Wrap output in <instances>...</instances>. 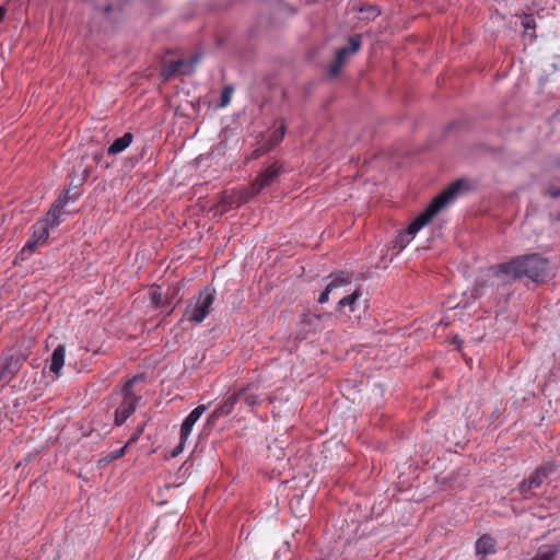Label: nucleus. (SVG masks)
<instances>
[{
	"instance_id": "0eeeda50",
	"label": "nucleus",
	"mask_w": 560,
	"mask_h": 560,
	"mask_svg": "<svg viewBox=\"0 0 560 560\" xmlns=\"http://www.w3.org/2000/svg\"><path fill=\"white\" fill-rule=\"evenodd\" d=\"M282 172L283 166L279 162H273L265 168L252 183L250 196H257L265 188L270 187Z\"/></svg>"
},
{
	"instance_id": "473e14b6",
	"label": "nucleus",
	"mask_w": 560,
	"mask_h": 560,
	"mask_svg": "<svg viewBox=\"0 0 560 560\" xmlns=\"http://www.w3.org/2000/svg\"><path fill=\"white\" fill-rule=\"evenodd\" d=\"M60 197H66V199H68V202L69 201H75L78 199V197H79V194L78 192L71 194L70 190H67Z\"/></svg>"
},
{
	"instance_id": "c756f323",
	"label": "nucleus",
	"mask_w": 560,
	"mask_h": 560,
	"mask_svg": "<svg viewBox=\"0 0 560 560\" xmlns=\"http://www.w3.org/2000/svg\"><path fill=\"white\" fill-rule=\"evenodd\" d=\"M522 26L525 28V32L528 30H534L536 27V22L532 15H526L522 20Z\"/></svg>"
},
{
	"instance_id": "4be33fe9",
	"label": "nucleus",
	"mask_w": 560,
	"mask_h": 560,
	"mask_svg": "<svg viewBox=\"0 0 560 560\" xmlns=\"http://www.w3.org/2000/svg\"><path fill=\"white\" fill-rule=\"evenodd\" d=\"M360 12L362 14V19L364 20H374L381 14V11L375 5H363L360 9Z\"/></svg>"
},
{
	"instance_id": "20e7f679",
	"label": "nucleus",
	"mask_w": 560,
	"mask_h": 560,
	"mask_svg": "<svg viewBox=\"0 0 560 560\" xmlns=\"http://www.w3.org/2000/svg\"><path fill=\"white\" fill-rule=\"evenodd\" d=\"M214 300L215 290L209 287L205 288L200 291L196 302L188 304L184 317L190 323L200 324L209 315Z\"/></svg>"
},
{
	"instance_id": "cd10ccee",
	"label": "nucleus",
	"mask_w": 560,
	"mask_h": 560,
	"mask_svg": "<svg viewBox=\"0 0 560 560\" xmlns=\"http://www.w3.org/2000/svg\"><path fill=\"white\" fill-rule=\"evenodd\" d=\"M544 195H547L553 199L556 198H559L560 197V187L559 186H556V185H552L550 184L544 191Z\"/></svg>"
},
{
	"instance_id": "9d476101",
	"label": "nucleus",
	"mask_w": 560,
	"mask_h": 560,
	"mask_svg": "<svg viewBox=\"0 0 560 560\" xmlns=\"http://www.w3.org/2000/svg\"><path fill=\"white\" fill-rule=\"evenodd\" d=\"M197 61H198L197 58H195L192 60V62L189 65L184 59L164 61L163 69H162V75L165 79H170L177 73L187 74V73L191 72L194 65Z\"/></svg>"
},
{
	"instance_id": "f8f14e48",
	"label": "nucleus",
	"mask_w": 560,
	"mask_h": 560,
	"mask_svg": "<svg viewBox=\"0 0 560 560\" xmlns=\"http://www.w3.org/2000/svg\"><path fill=\"white\" fill-rule=\"evenodd\" d=\"M208 409L207 405L197 406L183 421L180 427V436L179 439L183 442H186L188 436L191 433L192 427L198 421V419L202 416V413Z\"/></svg>"
},
{
	"instance_id": "4c0bfd02",
	"label": "nucleus",
	"mask_w": 560,
	"mask_h": 560,
	"mask_svg": "<svg viewBox=\"0 0 560 560\" xmlns=\"http://www.w3.org/2000/svg\"><path fill=\"white\" fill-rule=\"evenodd\" d=\"M553 164H555L556 166H560V156H559V158H557V160L553 162Z\"/></svg>"
},
{
	"instance_id": "7c9ffc66",
	"label": "nucleus",
	"mask_w": 560,
	"mask_h": 560,
	"mask_svg": "<svg viewBox=\"0 0 560 560\" xmlns=\"http://www.w3.org/2000/svg\"><path fill=\"white\" fill-rule=\"evenodd\" d=\"M143 432V428L142 427H139L135 432L133 434L131 435V438L128 440V442L126 443L128 446L132 443H135L139 436L142 434Z\"/></svg>"
},
{
	"instance_id": "f03ea898",
	"label": "nucleus",
	"mask_w": 560,
	"mask_h": 560,
	"mask_svg": "<svg viewBox=\"0 0 560 560\" xmlns=\"http://www.w3.org/2000/svg\"><path fill=\"white\" fill-rule=\"evenodd\" d=\"M468 183L463 179H456L447 189L438 195L407 228L401 231L394 240V247L402 250L416 235V233L425 226L445 206H447L457 195L466 188Z\"/></svg>"
},
{
	"instance_id": "6e6552de",
	"label": "nucleus",
	"mask_w": 560,
	"mask_h": 560,
	"mask_svg": "<svg viewBox=\"0 0 560 560\" xmlns=\"http://www.w3.org/2000/svg\"><path fill=\"white\" fill-rule=\"evenodd\" d=\"M349 47L339 48L336 52V58L330 65L329 73L335 77L340 72L341 67L346 63L350 54L357 52L362 45V37L360 34H354L349 37Z\"/></svg>"
},
{
	"instance_id": "f257e3e1",
	"label": "nucleus",
	"mask_w": 560,
	"mask_h": 560,
	"mask_svg": "<svg viewBox=\"0 0 560 560\" xmlns=\"http://www.w3.org/2000/svg\"><path fill=\"white\" fill-rule=\"evenodd\" d=\"M489 272L502 284H509L522 278L545 283L553 277L551 262L540 254H527L512 258L489 268Z\"/></svg>"
},
{
	"instance_id": "f704fd0d",
	"label": "nucleus",
	"mask_w": 560,
	"mask_h": 560,
	"mask_svg": "<svg viewBox=\"0 0 560 560\" xmlns=\"http://www.w3.org/2000/svg\"><path fill=\"white\" fill-rule=\"evenodd\" d=\"M184 444H185V442H183V441L180 440L179 445H178V446H176V447L173 450V452H172V456H173V457H175V456H177L179 453H182V451H183V448H184Z\"/></svg>"
},
{
	"instance_id": "2eb2a0df",
	"label": "nucleus",
	"mask_w": 560,
	"mask_h": 560,
	"mask_svg": "<svg viewBox=\"0 0 560 560\" xmlns=\"http://www.w3.org/2000/svg\"><path fill=\"white\" fill-rule=\"evenodd\" d=\"M348 283H350V278L346 276L345 272L336 275L335 278L327 284L326 289L319 295L318 303H326L328 301L329 294L335 289L341 288Z\"/></svg>"
},
{
	"instance_id": "aec40b11",
	"label": "nucleus",
	"mask_w": 560,
	"mask_h": 560,
	"mask_svg": "<svg viewBox=\"0 0 560 560\" xmlns=\"http://www.w3.org/2000/svg\"><path fill=\"white\" fill-rule=\"evenodd\" d=\"M559 549L556 546L545 545L541 546L537 553L530 560H553Z\"/></svg>"
},
{
	"instance_id": "1a4fd4ad",
	"label": "nucleus",
	"mask_w": 560,
	"mask_h": 560,
	"mask_svg": "<svg viewBox=\"0 0 560 560\" xmlns=\"http://www.w3.org/2000/svg\"><path fill=\"white\" fill-rule=\"evenodd\" d=\"M236 409L240 410V394H237V390L228 395L223 401L209 415L208 423H213L220 417H226Z\"/></svg>"
},
{
	"instance_id": "a211bd4d",
	"label": "nucleus",
	"mask_w": 560,
	"mask_h": 560,
	"mask_svg": "<svg viewBox=\"0 0 560 560\" xmlns=\"http://www.w3.org/2000/svg\"><path fill=\"white\" fill-rule=\"evenodd\" d=\"M133 136L131 132H126L122 137L117 138L114 142L108 147L107 153L109 155H116L125 151L130 143L132 142Z\"/></svg>"
},
{
	"instance_id": "39448f33",
	"label": "nucleus",
	"mask_w": 560,
	"mask_h": 560,
	"mask_svg": "<svg viewBox=\"0 0 560 560\" xmlns=\"http://www.w3.org/2000/svg\"><path fill=\"white\" fill-rule=\"evenodd\" d=\"M25 361L26 355L22 350L15 348L4 350L0 357V376L4 382L10 383L20 372Z\"/></svg>"
},
{
	"instance_id": "dca6fc26",
	"label": "nucleus",
	"mask_w": 560,
	"mask_h": 560,
	"mask_svg": "<svg viewBox=\"0 0 560 560\" xmlns=\"http://www.w3.org/2000/svg\"><path fill=\"white\" fill-rule=\"evenodd\" d=\"M68 203V199L66 197H59L47 213V220L49 222V226H58L59 218L66 213L63 210L65 206Z\"/></svg>"
},
{
	"instance_id": "ddd939ff",
	"label": "nucleus",
	"mask_w": 560,
	"mask_h": 560,
	"mask_svg": "<svg viewBox=\"0 0 560 560\" xmlns=\"http://www.w3.org/2000/svg\"><path fill=\"white\" fill-rule=\"evenodd\" d=\"M250 389V384L237 389V394H240V411H242L244 407L253 410L255 407L261 404L262 400L260 396L252 393Z\"/></svg>"
},
{
	"instance_id": "c85d7f7f",
	"label": "nucleus",
	"mask_w": 560,
	"mask_h": 560,
	"mask_svg": "<svg viewBox=\"0 0 560 560\" xmlns=\"http://www.w3.org/2000/svg\"><path fill=\"white\" fill-rule=\"evenodd\" d=\"M553 466L552 464L548 463V464H545L542 465L541 467L537 468L536 471H538V474L542 477V478H546L548 477L550 474L553 472Z\"/></svg>"
},
{
	"instance_id": "f3484780",
	"label": "nucleus",
	"mask_w": 560,
	"mask_h": 560,
	"mask_svg": "<svg viewBox=\"0 0 560 560\" xmlns=\"http://www.w3.org/2000/svg\"><path fill=\"white\" fill-rule=\"evenodd\" d=\"M65 355L66 348L62 345H59L51 353L49 360V370L57 376L59 375L63 364H65Z\"/></svg>"
},
{
	"instance_id": "5701e85b",
	"label": "nucleus",
	"mask_w": 560,
	"mask_h": 560,
	"mask_svg": "<svg viewBox=\"0 0 560 560\" xmlns=\"http://www.w3.org/2000/svg\"><path fill=\"white\" fill-rule=\"evenodd\" d=\"M233 91L234 88L232 85L224 86L220 97V107H226L230 104Z\"/></svg>"
},
{
	"instance_id": "412c9836",
	"label": "nucleus",
	"mask_w": 560,
	"mask_h": 560,
	"mask_svg": "<svg viewBox=\"0 0 560 560\" xmlns=\"http://www.w3.org/2000/svg\"><path fill=\"white\" fill-rule=\"evenodd\" d=\"M361 296L360 290H355L353 293L348 294L342 298L338 303V311L341 312L346 306L350 307V311H353V304Z\"/></svg>"
},
{
	"instance_id": "c9c22d12",
	"label": "nucleus",
	"mask_w": 560,
	"mask_h": 560,
	"mask_svg": "<svg viewBox=\"0 0 560 560\" xmlns=\"http://www.w3.org/2000/svg\"><path fill=\"white\" fill-rule=\"evenodd\" d=\"M5 13V9L3 7H0V23L3 21Z\"/></svg>"
},
{
	"instance_id": "72a5a7b5",
	"label": "nucleus",
	"mask_w": 560,
	"mask_h": 560,
	"mask_svg": "<svg viewBox=\"0 0 560 560\" xmlns=\"http://www.w3.org/2000/svg\"><path fill=\"white\" fill-rule=\"evenodd\" d=\"M152 302L156 305V306H160L161 302H162V296H161V293H158L156 291H154L152 293Z\"/></svg>"
},
{
	"instance_id": "b1692460",
	"label": "nucleus",
	"mask_w": 560,
	"mask_h": 560,
	"mask_svg": "<svg viewBox=\"0 0 560 560\" xmlns=\"http://www.w3.org/2000/svg\"><path fill=\"white\" fill-rule=\"evenodd\" d=\"M285 133V126L281 125L278 130H276L272 135V137L268 140L266 143L267 145L276 147L284 137Z\"/></svg>"
},
{
	"instance_id": "4468645a",
	"label": "nucleus",
	"mask_w": 560,
	"mask_h": 560,
	"mask_svg": "<svg viewBox=\"0 0 560 560\" xmlns=\"http://www.w3.org/2000/svg\"><path fill=\"white\" fill-rule=\"evenodd\" d=\"M320 319L322 315L313 313L304 314L299 323V337L304 339L310 331L319 329Z\"/></svg>"
},
{
	"instance_id": "6ab92c4d",
	"label": "nucleus",
	"mask_w": 560,
	"mask_h": 560,
	"mask_svg": "<svg viewBox=\"0 0 560 560\" xmlns=\"http://www.w3.org/2000/svg\"><path fill=\"white\" fill-rule=\"evenodd\" d=\"M542 481L544 478L538 474V471L535 470L527 479L521 482L520 491L522 493H529L539 488Z\"/></svg>"
},
{
	"instance_id": "bb28decb",
	"label": "nucleus",
	"mask_w": 560,
	"mask_h": 560,
	"mask_svg": "<svg viewBox=\"0 0 560 560\" xmlns=\"http://www.w3.org/2000/svg\"><path fill=\"white\" fill-rule=\"evenodd\" d=\"M486 284H487L486 280L478 279L476 281L475 287H474L472 292H471L472 296L476 298V299L480 298L482 295V289L486 287Z\"/></svg>"
},
{
	"instance_id": "2f4dec72",
	"label": "nucleus",
	"mask_w": 560,
	"mask_h": 560,
	"mask_svg": "<svg viewBox=\"0 0 560 560\" xmlns=\"http://www.w3.org/2000/svg\"><path fill=\"white\" fill-rule=\"evenodd\" d=\"M219 207L221 208V212H225L231 208V201L228 198H222Z\"/></svg>"
},
{
	"instance_id": "7ed1b4c3",
	"label": "nucleus",
	"mask_w": 560,
	"mask_h": 560,
	"mask_svg": "<svg viewBox=\"0 0 560 560\" xmlns=\"http://www.w3.org/2000/svg\"><path fill=\"white\" fill-rule=\"evenodd\" d=\"M140 378V376H133L128 380L120 389H115L112 394V399L119 400L114 418V424L116 427L122 425L136 411L140 396L133 393V386Z\"/></svg>"
},
{
	"instance_id": "e433bc0d",
	"label": "nucleus",
	"mask_w": 560,
	"mask_h": 560,
	"mask_svg": "<svg viewBox=\"0 0 560 560\" xmlns=\"http://www.w3.org/2000/svg\"><path fill=\"white\" fill-rule=\"evenodd\" d=\"M9 383L4 382V380L0 376V388H3L8 385Z\"/></svg>"
},
{
	"instance_id": "393cba45",
	"label": "nucleus",
	"mask_w": 560,
	"mask_h": 560,
	"mask_svg": "<svg viewBox=\"0 0 560 560\" xmlns=\"http://www.w3.org/2000/svg\"><path fill=\"white\" fill-rule=\"evenodd\" d=\"M127 447L128 445L125 444L122 447L109 453L106 457H105V462L106 463H110V462H114L116 459H119L121 458L125 454H126V451H127Z\"/></svg>"
},
{
	"instance_id": "a878e982",
	"label": "nucleus",
	"mask_w": 560,
	"mask_h": 560,
	"mask_svg": "<svg viewBox=\"0 0 560 560\" xmlns=\"http://www.w3.org/2000/svg\"><path fill=\"white\" fill-rule=\"evenodd\" d=\"M272 149V145H267L266 143L262 144L260 148L255 149L252 154L250 159L256 160L262 156L264 154L268 153Z\"/></svg>"
},
{
	"instance_id": "9b49d317",
	"label": "nucleus",
	"mask_w": 560,
	"mask_h": 560,
	"mask_svg": "<svg viewBox=\"0 0 560 560\" xmlns=\"http://www.w3.org/2000/svg\"><path fill=\"white\" fill-rule=\"evenodd\" d=\"M475 550L479 560H486L488 556L497 552V541L491 535L483 534L477 539Z\"/></svg>"
},
{
	"instance_id": "423d86ee",
	"label": "nucleus",
	"mask_w": 560,
	"mask_h": 560,
	"mask_svg": "<svg viewBox=\"0 0 560 560\" xmlns=\"http://www.w3.org/2000/svg\"><path fill=\"white\" fill-rule=\"evenodd\" d=\"M49 237V222L47 219L38 220L32 228V234L28 241L20 252L22 259L26 258V254H32L39 245L46 243Z\"/></svg>"
}]
</instances>
